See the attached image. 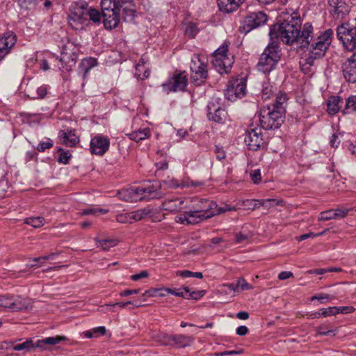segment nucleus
Masks as SVG:
<instances>
[{"instance_id":"nucleus-57","label":"nucleus","mask_w":356,"mask_h":356,"mask_svg":"<svg viewBox=\"0 0 356 356\" xmlns=\"http://www.w3.org/2000/svg\"><path fill=\"white\" fill-rule=\"evenodd\" d=\"M37 0H18L19 6L24 9H30L33 7Z\"/></svg>"},{"instance_id":"nucleus-50","label":"nucleus","mask_w":356,"mask_h":356,"mask_svg":"<svg viewBox=\"0 0 356 356\" xmlns=\"http://www.w3.org/2000/svg\"><path fill=\"white\" fill-rule=\"evenodd\" d=\"M52 147H53V141L51 139L48 138L47 140L45 142H40L38 145L36 149L38 152H43L47 149H50Z\"/></svg>"},{"instance_id":"nucleus-64","label":"nucleus","mask_w":356,"mask_h":356,"mask_svg":"<svg viewBox=\"0 0 356 356\" xmlns=\"http://www.w3.org/2000/svg\"><path fill=\"white\" fill-rule=\"evenodd\" d=\"M250 177L254 184H258L261 179L260 170H256L250 173Z\"/></svg>"},{"instance_id":"nucleus-29","label":"nucleus","mask_w":356,"mask_h":356,"mask_svg":"<svg viewBox=\"0 0 356 356\" xmlns=\"http://www.w3.org/2000/svg\"><path fill=\"white\" fill-rule=\"evenodd\" d=\"M177 222L181 224H196L199 220L196 219L194 213L192 211H186L184 213L180 214L175 218Z\"/></svg>"},{"instance_id":"nucleus-36","label":"nucleus","mask_w":356,"mask_h":356,"mask_svg":"<svg viewBox=\"0 0 356 356\" xmlns=\"http://www.w3.org/2000/svg\"><path fill=\"white\" fill-rule=\"evenodd\" d=\"M316 330L317 332V334L323 336H329L331 334L334 336L337 332V330L332 329V326L330 324L325 323L317 327Z\"/></svg>"},{"instance_id":"nucleus-7","label":"nucleus","mask_w":356,"mask_h":356,"mask_svg":"<svg viewBox=\"0 0 356 356\" xmlns=\"http://www.w3.org/2000/svg\"><path fill=\"white\" fill-rule=\"evenodd\" d=\"M66 340L67 337L65 336H56L38 340L36 342H34L31 339H27L25 341L21 343L15 344L14 342H11V343L14 350H24L25 352H29L31 349L35 348H39L44 350L45 349L44 345L54 346Z\"/></svg>"},{"instance_id":"nucleus-54","label":"nucleus","mask_w":356,"mask_h":356,"mask_svg":"<svg viewBox=\"0 0 356 356\" xmlns=\"http://www.w3.org/2000/svg\"><path fill=\"white\" fill-rule=\"evenodd\" d=\"M331 219H335L334 210H329L321 212L320 214L319 220H329Z\"/></svg>"},{"instance_id":"nucleus-30","label":"nucleus","mask_w":356,"mask_h":356,"mask_svg":"<svg viewBox=\"0 0 356 356\" xmlns=\"http://www.w3.org/2000/svg\"><path fill=\"white\" fill-rule=\"evenodd\" d=\"M127 136L132 140L137 143L148 138L150 136L149 129L145 128L143 129H139L138 131H132L131 133L127 134Z\"/></svg>"},{"instance_id":"nucleus-2","label":"nucleus","mask_w":356,"mask_h":356,"mask_svg":"<svg viewBox=\"0 0 356 356\" xmlns=\"http://www.w3.org/2000/svg\"><path fill=\"white\" fill-rule=\"evenodd\" d=\"M334 32L332 29H328L323 31L316 38H311V42L309 46V53L305 58V63L312 66L316 59L323 58L329 47L330 46Z\"/></svg>"},{"instance_id":"nucleus-1","label":"nucleus","mask_w":356,"mask_h":356,"mask_svg":"<svg viewBox=\"0 0 356 356\" xmlns=\"http://www.w3.org/2000/svg\"><path fill=\"white\" fill-rule=\"evenodd\" d=\"M301 20L300 17H289L282 23L275 25L270 29L269 35L280 40L284 44H292L298 41L300 32Z\"/></svg>"},{"instance_id":"nucleus-13","label":"nucleus","mask_w":356,"mask_h":356,"mask_svg":"<svg viewBox=\"0 0 356 356\" xmlns=\"http://www.w3.org/2000/svg\"><path fill=\"white\" fill-rule=\"evenodd\" d=\"M246 91V82L243 79L231 80L225 90V95L227 99L234 102L238 98L245 96Z\"/></svg>"},{"instance_id":"nucleus-62","label":"nucleus","mask_w":356,"mask_h":356,"mask_svg":"<svg viewBox=\"0 0 356 356\" xmlns=\"http://www.w3.org/2000/svg\"><path fill=\"white\" fill-rule=\"evenodd\" d=\"M243 353V350L241 349L239 350H229V351H224L220 353H214V356H224V355H238Z\"/></svg>"},{"instance_id":"nucleus-45","label":"nucleus","mask_w":356,"mask_h":356,"mask_svg":"<svg viewBox=\"0 0 356 356\" xmlns=\"http://www.w3.org/2000/svg\"><path fill=\"white\" fill-rule=\"evenodd\" d=\"M88 17L90 20L93 22H100L101 21V13L96 9H88Z\"/></svg>"},{"instance_id":"nucleus-58","label":"nucleus","mask_w":356,"mask_h":356,"mask_svg":"<svg viewBox=\"0 0 356 356\" xmlns=\"http://www.w3.org/2000/svg\"><path fill=\"white\" fill-rule=\"evenodd\" d=\"M325 232V231H323V232L318 233V234H314L313 232H309L308 234H302V235L296 237V239L298 241H301L307 239V238H311V237L314 238V237H316V236H321Z\"/></svg>"},{"instance_id":"nucleus-8","label":"nucleus","mask_w":356,"mask_h":356,"mask_svg":"<svg viewBox=\"0 0 356 356\" xmlns=\"http://www.w3.org/2000/svg\"><path fill=\"white\" fill-rule=\"evenodd\" d=\"M337 38L342 42L348 51H353L356 49V29L349 24L345 23L337 29Z\"/></svg>"},{"instance_id":"nucleus-11","label":"nucleus","mask_w":356,"mask_h":356,"mask_svg":"<svg viewBox=\"0 0 356 356\" xmlns=\"http://www.w3.org/2000/svg\"><path fill=\"white\" fill-rule=\"evenodd\" d=\"M30 305L29 299L20 296H0V309L4 308L15 312L28 309Z\"/></svg>"},{"instance_id":"nucleus-9","label":"nucleus","mask_w":356,"mask_h":356,"mask_svg":"<svg viewBox=\"0 0 356 356\" xmlns=\"http://www.w3.org/2000/svg\"><path fill=\"white\" fill-rule=\"evenodd\" d=\"M267 20L268 16L262 11L250 13L239 26V31L242 33H248L252 29L265 24Z\"/></svg>"},{"instance_id":"nucleus-43","label":"nucleus","mask_w":356,"mask_h":356,"mask_svg":"<svg viewBox=\"0 0 356 356\" xmlns=\"http://www.w3.org/2000/svg\"><path fill=\"white\" fill-rule=\"evenodd\" d=\"M47 93V88L46 86H42L37 89L36 93L28 95L31 99H43Z\"/></svg>"},{"instance_id":"nucleus-25","label":"nucleus","mask_w":356,"mask_h":356,"mask_svg":"<svg viewBox=\"0 0 356 356\" xmlns=\"http://www.w3.org/2000/svg\"><path fill=\"white\" fill-rule=\"evenodd\" d=\"M184 200L181 198L167 200L162 204L163 209L170 212H179L185 207H183Z\"/></svg>"},{"instance_id":"nucleus-56","label":"nucleus","mask_w":356,"mask_h":356,"mask_svg":"<svg viewBox=\"0 0 356 356\" xmlns=\"http://www.w3.org/2000/svg\"><path fill=\"white\" fill-rule=\"evenodd\" d=\"M236 207L234 206H232L230 204H225L223 207L216 208L215 211L216 213V215L220 214L222 213L226 212V211H236Z\"/></svg>"},{"instance_id":"nucleus-60","label":"nucleus","mask_w":356,"mask_h":356,"mask_svg":"<svg viewBox=\"0 0 356 356\" xmlns=\"http://www.w3.org/2000/svg\"><path fill=\"white\" fill-rule=\"evenodd\" d=\"M333 299H334V297L332 296L329 294H319V295L314 296L311 298L312 300H320L321 302H323L324 300H333Z\"/></svg>"},{"instance_id":"nucleus-49","label":"nucleus","mask_w":356,"mask_h":356,"mask_svg":"<svg viewBox=\"0 0 356 356\" xmlns=\"http://www.w3.org/2000/svg\"><path fill=\"white\" fill-rule=\"evenodd\" d=\"M115 303H108L101 305L98 307L97 311L100 313L106 314L108 312H115Z\"/></svg>"},{"instance_id":"nucleus-18","label":"nucleus","mask_w":356,"mask_h":356,"mask_svg":"<svg viewBox=\"0 0 356 356\" xmlns=\"http://www.w3.org/2000/svg\"><path fill=\"white\" fill-rule=\"evenodd\" d=\"M344 79L349 83H356V52L342 65Z\"/></svg>"},{"instance_id":"nucleus-14","label":"nucleus","mask_w":356,"mask_h":356,"mask_svg":"<svg viewBox=\"0 0 356 356\" xmlns=\"http://www.w3.org/2000/svg\"><path fill=\"white\" fill-rule=\"evenodd\" d=\"M245 143L250 150L257 151L266 147L261 128L248 131L245 137Z\"/></svg>"},{"instance_id":"nucleus-31","label":"nucleus","mask_w":356,"mask_h":356,"mask_svg":"<svg viewBox=\"0 0 356 356\" xmlns=\"http://www.w3.org/2000/svg\"><path fill=\"white\" fill-rule=\"evenodd\" d=\"M287 101V96L286 94L282 92H279L276 95L275 100L273 104H272L270 106L273 108L276 109L277 111H281V113L284 114V104Z\"/></svg>"},{"instance_id":"nucleus-3","label":"nucleus","mask_w":356,"mask_h":356,"mask_svg":"<svg viewBox=\"0 0 356 356\" xmlns=\"http://www.w3.org/2000/svg\"><path fill=\"white\" fill-rule=\"evenodd\" d=\"M281 58L280 48L277 42L272 41L260 56L257 68L264 73L273 70Z\"/></svg>"},{"instance_id":"nucleus-19","label":"nucleus","mask_w":356,"mask_h":356,"mask_svg":"<svg viewBox=\"0 0 356 356\" xmlns=\"http://www.w3.org/2000/svg\"><path fill=\"white\" fill-rule=\"evenodd\" d=\"M208 118L217 123L223 124L228 120L227 112L220 107H217L213 102H210L207 106Z\"/></svg>"},{"instance_id":"nucleus-38","label":"nucleus","mask_w":356,"mask_h":356,"mask_svg":"<svg viewBox=\"0 0 356 356\" xmlns=\"http://www.w3.org/2000/svg\"><path fill=\"white\" fill-rule=\"evenodd\" d=\"M45 220L42 217H31L24 220V223L29 225L34 228L41 227L44 225Z\"/></svg>"},{"instance_id":"nucleus-35","label":"nucleus","mask_w":356,"mask_h":356,"mask_svg":"<svg viewBox=\"0 0 356 356\" xmlns=\"http://www.w3.org/2000/svg\"><path fill=\"white\" fill-rule=\"evenodd\" d=\"M118 0H102L101 6L102 10V15L108 11L118 10Z\"/></svg>"},{"instance_id":"nucleus-12","label":"nucleus","mask_w":356,"mask_h":356,"mask_svg":"<svg viewBox=\"0 0 356 356\" xmlns=\"http://www.w3.org/2000/svg\"><path fill=\"white\" fill-rule=\"evenodd\" d=\"M216 208H217L216 202L207 199H201L192 211L194 213L196 219L200 222L203 219L216 215Z\"/></svg>"},{"instance_id":"nucleus-53","label":"nucleus","mask_w":356,"mask_h":356,"mask_svg":"<svg viewBox=\"0 0 356 356\" xmlns=\"http://www.w3.org/2000/svg\"><path fill=\"white\" fill-rule=\"evenodd\" d=\"M238 291H245L252 289V286L250 285L243 278H239L237 280Z\"/></svg>"},{"instance_id":"nucleus-28","label":"nucleus","mask_w":356,"mask_h":356,"mask_svg":"<svg viewBox=\"0 0 356 356\" xmlns=\"http://www.w3.org/2000/svg\"><path fill=\"white\" fill-rule=\"evenodd\" d=\"M97 64V61L94 58H87L81 60L79 65L80 72H83V77L86 79L89 71Z\"/></svg>"},{"instance_id":"nucleus-46","label":"nucleus","mask_w":356,"mask_h":356,"mask_svg":"<svg viewBox=\"0 0 356 356\" xmlns=\"http://www.w3.org/2000/svg\"><path fill=\"white\" fill-rule=\"evenodd\" d=\"M115 306H118L121 308H124L129 305H132L133 307H132V308H129L130 309L135 308V307H139L143 306V305L139 301V300H136L135 301L118 302L115 303Z\"/></svg>"},{"instance_id":"nucleus-6","label":"nucleus","mask_w":356,"mask_h":356,"mask_svg":"<svg viewBox=\"0 0 356 356\" xmlns=\"http://www.w3.org/2000/svg\"><path fill=\"white\" fill-rule=\"evenodd\" d=\"M228 44L224 43L215 51L213 55V65L220 74H228L234 63V56L227 55Z\"/></svg>"},{"instance_id":"nucleus-32","label":"nucleus","mask_w":356,"mask_h":356,"mask_svg":"<svg viewBox=\"0 0 356 356\" xmlns=\"http://www.w3.org/2000/svg\"><path fill=\"white\" fill-rule=\"evenodd\" d=\"M136 188L123 190L119 192L120 198L126 202H136L139 200L138 195H136Z\"/></svg>"},{"instance_id":"nucleus-59","label":"nucleus","mask_w":356,"mask_h":356,"mask_svg":"<svg viewBox=\"0 0 356 356\" xmlns=\"http://www.w3.org/2000/svg\"><path fill=\"white\" fill-rule=\"evenodd\" d=\"M215 153L216 154V158L221 161L222 159H225L226 158V154L224 149L222 147H220L219 145L215 146Z\"/></svg>"},{"instance_id":"nucleus-34","label":"nucleus","mask_w":356,"mask_h":356,"mask_svg":"<svg viewBox=\"0 0 356 356\" xmlns=\"http://www.w3.org/2000/svg\"><path fill=\"white\" fill-rule=\"evenodd\" d=\"M172 335L165 333H155L152 334V339L161 346H170L172 342Z\"/></svg>"},{"instance_id":"nucleus-42","label":"nucleus","mask_w":356,"mask_h":356,"mask_svg":"<svg viewBox=\"0 0 356 356\" xmlns=\"http://www.w3.org/2000/svg\"><path fill=\"white\" fill-rule=\"evenodd\" d=\"M345 110L347 112H356V95H352L347 98Z\"/></svg>"},{"instance_id":"nucleus-17","label":"nucleus","mask_w":356,"mask_h":356,"mask_svg":"<svg viewBox=\"0 0 356 356\" xmlns=\"http://www.w3.org/2000/svg\"><path fill=\"white\" fill-rule=\"evenodd\" d=\"M16 42V35L13 32L5 33L0 37V61L10 53Z\"/></svg>"},{"instance_id":"nucleus-55","label":"nucleus","mask_w":356,"mask_h":356,"mask_svg":"<svg viewBox=\"0 0 356 356\" xmlns=\"http://www.w3.org/2000/svg\"><path fill=\"white\" fill-rule=\"evenodd\" d=\"M275 204H277L276 200L274 199H267V200H259V205L264 207V208H270Z\"/></svg>"},{"instance_id":"nucleus-22","label":"nucleus","mask_w":356,"mask_h":356,"mask_svg":"<svg viewBox=\"0 0 356 356\" xmlns=\"http://www.w3.org/2000/svg\"><path fill=\"white\" fill-rule=\"evenodd\" d=\"M328 4L337 18H342L349 13V7L343 0H328Z\"/></svg>"},{"instance_id":"nucleus-37","label":"nucleus","mask_w":356,"mask_h":356,"mask_svg":"<svg viewBox=\"0 0 356 356\" xmlns=\"http://www.w3.org/2000/svg\"><path fill=\"white\" fill-rule=\"evenodd\" d=\"M95 241L98 243L97 247H101L105 251L108 250L111 247L115 246L118 242L115 239L99 240L98 238H95Z\"/></svg>"},{"instance_id":"nucleus-15","label":"nucleus","mask_w":356,"mask_h":356,"mask_svg":"<svg viewBox=\"0 0 356 356\" xmlns=\"http://www.w3.org/2000/svg\"><path fill=\"white\" fill-rule=\"evenodd\" d=\"M188 79L184 72H176L168 81L162 84L163 90L167 92L184 91L187 86Z\"/></svg>"},{"instance_id":"nucleus-16","label":"nucleus","mask_w":356,"mask_h":356,"mask_svg":"<svg viewBox=\"0 0 356 356\" xmlns=\"http://www.w3.org/2000/svg\"><path fill=\"white\" fill-rule=\"evenodd\" d=\"M110 139L107 136L98 134L92 138L90 143L91 154L103 156L109 149Z\"/></svg>"},{"instance_id":"nucleus-33","label":"nucleus","mask_w":356,"mask_h":356,"mask_svg":"<svg viewBox=\"0 0 356 356\" xmlns=\"http://www.w3.org/2000/svg\"><path fill=\"white\" fill-rule=\"evenodd\" d=\"M150 212L151 209L148 207H146L127 213V216L129 219H131V222H133L144 219L150 213Z\"/></svg>"},{"instance_id":"nucleus-39","label":"nucleus","mask_w":356,"mask_h":356,"mask_svg":"<svg viewBox=\"0 0 356 356\" xmlns=\"http://www.w3.org/2000/svg\"><path fill=\"white\" fill-rule=\"evenodd\" d=\"M63 143L68 147L74 146L78 142L79 139L74 134L67 133L63 134Z\"/></svg>"},{"instance_id":"nucleus-40","label":"nucleus","mask_w":356,"mask_h":356,"mask_svg":"<svg viewBox=\"0 0 356 356\" xmlns=\"http://www.w3.org/2000/svg\"><path fill=\"white\" fill-rule=\"evenodd\" d=\"M118 10H119V12H120L121 10L122 12H123L128 9H134V8H136V6L133 0H118Z\"/></svg>"},{"instance_id":"nucleus-26","label":"nucleus","mask_w":356,"mask_h":356,"mask_svg":"<svg viewBox=\"0 0 356 356\" xmlns=\"http://www.w3.org/2000/svg\"><path fill=\"white\" fill-rule=\"evenodd\" d=\"M172 342L177 345L178 348H184L192 346L194 343V338L192 336L184 334L172 335Z\"/></svg>"},{"instance_id":"nucleus-44","label":"nucleus","mask_w":356,"mask_h":356,"mask_svg":"<svg viewBox=\"0 0 356 356\" xmlns=\"http://www.w3.org/2000/svg\"><path fill=\"white\" fill-rule=\"evenodd\" d=\"M273 94V86L269 83L264 84L261 90V97L264 100H266L268 99Z\"/></svg>"},{"instance_id":"nucleus-5","label":"nucleus","mask_w":356,"mask_h":356,"mask_svg":"<svg viewBox=\"0 0 356 356\" xmlns=\"http://www.w3.org/2000/svg\"><path fill=\"white\" fill-rule=\"evenodd\" d=\"M284 113L267 105L261 109L259 122L263 129L266 130L279 128L284 122Z\"/></svg>"},{"instance_id":"nucleus-51","label":"nucleus","mask_w":356,"mask_h":356,"mask_svg":"<svg viewBox=\"0 0 356 356\" xmlns=\"http://www.w3.org/2000/svg\"><path fill=\"white\" fill-rule=\"evenodd\" d=\"M241 206H243L249 209H255L259 207V200H246L242 202Z\"/></svg>"},{"instance_id":"nucleus-21","label":"nucleus","mask_w":356,"mask_h":356,"mask_svg":"<svg viewBox=\"0 0 356 356\" xmlns=\"http://www.w3.org/2000/svg\"><path fill=\"white\" fill-rule=\"evenodd\" d=\"M245 0H217L219 10L224 13H231L237 10Z\"/></svg>"},{"instance_id":"nucleus-41","label":"nucleus","mask_w":356,"mask_h":356,"mask_svg":"<svg viewBox=\"0 0 356 356\" xmlns=\"http://www.w3.org/2000/svg\"><path fill=\"white\" fill-rule=\"evenodd\" d=\"M58 152L59 153V158L58 161L59 163H62L64 164H67L69 163L70 159L72 156L71 154L69 151H65L63 148L60 147L58 149Z\"/></svg>"},{"instance_id":"nucleus-20","label":"nucleus","mask_w":356,"mask_h":356,"mask_svg":"<svg viewBox=\"0 0 356 356\" xmlns=\"http://www.w3.org/2000/svg\"><path fill=\"white\" fill-rule=\"evenodd\" d=\"M104 26L106 29L111 30L116 28L120 20V14L119 10H112L106 12L102 15Z\"/></svg>"},{"instance_id":"nucleus-10","label":"nucleus","mask_w":356,"mask_h":356,"mask_svg":"<svg viewBox=\"0 0 356 356\" xmlns=\"http://www.w3.org/2000/svg\"><path fill=\"white\" fill-rule=\"evenodd\" d=\"M191 81L200 85L204 82L208 76L207 65L199 56H195L190 64Z\"/></svg>"},{"instance_id":"nucleus-61","label":"nucleus","mask_w":356,"mask_h":356,"mask_svg":"<svg viewBox=\"0 0 356 356\" xmlns=\"http://www.w3.org/2000/svg\"><path fill=\"white\" fill-rule=\"evenodd\" d=\"M149 276L147 270H143L138 274H135L131 276V280L133 281H138L142 278H146Z\"/></svg>"},{"instance_id":"nucleus-27","label":"nucleus","mask_w":356,"mask_h":356,"mask_svg":"<svg viewBox=\"0 0 356 356\" xmlns=\"http://www.w3.org/2000/svg\"><path fill=\"white\" fill-rule=\"evenodd\" d=\"M343 104V99L339 96H332L327 102V111L329 114L334 115L339 112Z\"/></svg>"},{"instance_id":"nucleus-4","label":"nucleus","mask_w":356,"mask_h":356,"mask_svg":"<svg viewBox=\"0 0 356 356\" xmlns=\"http://www.w3.org/2000/svg\"><path fill=\"white\" fill-rule=\"evenodd\" d=\"M88 4L85 1L72 3L68 16L70 26L75 30H82L88 22Z\"/></svg>"},{"instance_id":"nucleus-52","label":"nucleus","mask_w":356,"mask_h":356,"mask_svg":"<svg viewBox=\"0 0 356 356\" xmlns=\"http://www.w3.org/2000/svg\"><path fill=\"white\" fill-rule=\"evenodd\" d=\"M197 33V28L195 24H189L185 30V33L191 38H194Z\"/></svg>"},{"instance_id":"nucleus-63","label":"nucleus","mask_w":356,"mask_h":356,"mask_svg":"<svg viewBox=\"0 0 356 356\" xmlns=\"http://www.w3.org/2000/svg\"><path fill=\"white\" fill-rule=\"evenodd\" d=\"M95 337H97L99 334L104 335L106 333V329L104 326H99L92 329Z\"/></svg>"},{"instance_id":"nucleus-23","label":"nucleus","mask_w":356,"mask_h":356,"mask_svg":"<svg viewBox=\"0 0 356 356\" xmlns=\"http://www.w3.org/2000/svg\"><path fill=\"white\" fill-rule=\"evenodd\" d=\"M313 26L311 23H305L302 30L300 29V36L298 39V41H299L301 43V47H309L310 42H311V38H313Z\"/></svg>"},{"instance_id":"nucleus-47","label":"nucleus","mask_w":356,"mask_h":356,"mask_svg":"<svg viewBox=\"0 0 356 356\" xmlns=\"http://www.w3.org/2000/svg\"><path fill=\"white\" fill-rule=\"evenodd\" d=\"M321 314L323 317H327L332 315H336L339 314V309L337 307H330L328 308H322L321 309Z\"/></svg>"},{"instance_id":"nucleus-24","label":"nucleus","mask_w":356,"mask_h":356,"mask_svg":"<svg viewBox=\"0 0 356 356\" xmlns=\"http://www.w3.org/2000/svg\"><path fill=\"white\" fill-rule=\"evenodd\" d=\"M135 191L136 192V195H138L139 200H152L159 197V192L154 186L136 187Z\"/></svg>"},{"instance_id":"nucleus-48","label":"nucleus","mask_w":356,"mask_h":356,"mask_svg":"<svg viewBox=\"0 0 356 356\" xmlns=\"http://www.w3.org/2000/svg\"><path fill=\"white\" fill-rule=\"evenodd\" d=\"M136 8L134 9H128L122 12L123 19L125 22H133L136 16Z\"/></svg>"}]
</instances>
